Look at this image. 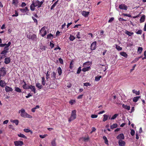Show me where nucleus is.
I'll use <instances>...</instances> for the list:
<instances>
[{"label": "nucleus", "instance_id": "f257e3e1", "mask_svg": "<svg viewBox=\"0 0 146 146\" xmlns=\"http://www.w3.org/2000/svg\"><path fill=\"white\" fill-rule=\"evenodd\" d=\"M19 113H20L21 116L24 118H31L32 117L31 116L27 114L25 111L24 109H21L19 111Z\"/></svg>", "mask_w": 146, "mask_h": 146}, {"label": "nucleus", "instance_id": "f03ea898", "mask_svg": "<svg viewBox=\"0 0 146 146\" xmlns=\"http://www.w3.org/2000/svg\"><path fill=\"white\" fill-rule=\"evenodd\" d=\"M76 111L75 110H74L72 111L71 115L70 117L68 119L69 122H71V121L74 120L76 118Z\"/></svg>", "mask_w": 146, "mask_h": 146}, {"label": "nucleus", "instance_id": "7ed1b4c3", "mask_svg": "<svg viewBox=\"0 0 146 146\" xmlns=\"http://www.w3.org/2000/svg\"><path fill=\"white\" fill-rule=\"evenodd\" d=\"M44 1L43 0L41 1H39L37 0L36 1H33V4H34L36 7L38 6V8L41 7V5L43 3Z\"/></svg>", "mask_w": 146, "mask_h": 146}, {"label": "nucleus", "instance_id": "20e7f679", "mask_svg": "<svg viewBox=\"0 0 146 146\" xmlns=\"http://www.w3.org/2000/svg\"><path fill=\"white\" fill-rule=\"evenodd\" d=\"M89 63V62H87L85 63H84L83 66L84 67L82 69V71L83 72H85L86 71H88L90 70L91 68L90 66H88L86 67V66Z\"/></svg>", "mask_w": 146, "mask_h": 146}, {"label": "nucleus", "instance_id": "39448f33", "mask_svg": "<svg viewBox=\"0 0 146 146\" xmlns=\"http://www.w3.org/2000/svg\"><path fill=\"white\" fill-rule=\"evenodd\" d=\"M6 74V68L3 67L0 69V76H4Z\"/></svg>", "mask_w": 146, "mask_h": 146}, {"label": "nucleus", "instance_id": "423d86ee", "mask_svg": "<svg viewBox=\"0 0 146 146\" xmlns=\"http://www.w3.org/2000/svg\"><path fill=\"white\" fill-rule=\"evenodd\" d=\"M14 143L15 146H21L24 144L23 142L21 141H15Z\"/></svg>", "mask_w": 146, "mask_h": 146}, {"label": "nucleus", "instance_id": "0eeeda50", "mask_svg": "<svg viewBox=\"0 0 146 146\" xmlns=\"http://www.w3.org/2000/svg\"><path fill=\"white\" fill-rule=\"evenodd\" d=\"M96 41L93 42L91 45V50H94L96 49Z\"/></svg>", "mask_w": 146, "mask_h": 146}, {"label": "nucleus", "instance_id": "6e6552de", "mask_svg": "<svg viewBox=\"0 0 146 146\" xmlns=\"http://www.w3.org/2000/svg\"><path fill=\"white\" fill-rule=\"evenodd\" d=\"M117 139L120 140H123L125 138V136L123 133H121L117 137Z\"/></svg>", "mask_w": 146, "mask_h": 146}, {"label": "nucleus", "instance_id": "1a4fd4ad", "mask_svg": "<svg viewBox=\"0 0 146 146\" xmlns=\"http://www.w3.org/2000/svg\"><path fill=\"white\" fill-rule=\"evenodd\" d=\"M119 7L120 9L125 10H127V7L124 4H121L119 5Z\"/></svg>", "mask_w": 146, "mask_h": 146}, {"label": "nucleus", "instance_id": "9d476101", "mask_svg": "<svg viewBox=\"0 0 146 146\" xmlns=\"http://www.w3.org/2000/svg\"><path fill=\"white\" fill-rule=\"evenodd\" d=\"M5 90L6 92H12L13 91V89L11 87L6 86L5 87Z\"/></svg>", "mask_w": 146, "mask_h": 146}, {"label": "nucleus", "instance_id": "9b49d317", "mask_svg": "<svg viewBox=\"0 0 146 146\" xmlns=\"http://www.w3.org/2000/svg\"><path fill=\"white\" fill-rule=\"evenodd\" d=\"M118 144L119 146H124L125 145V142L121 140H119Z\"/></svg>", "mask_w": 146, "mask_h": 146}, {"label": "nucleus", "instance_id": "f8f14e48", "mask_svg": "<svg viewBox=\"0 0 146 146\" xmlns=\"http://www.w3.org/2000/svg\"><path fill=\"white\" fill-rule=\"evenodd\" d=\"M23 82L24 83V84L23 85L22 87L24 89H29V86L26 83V82L24 81V80H23Z\"/></svg>", "mask_w": 146, "mask_h": 146}, {"label": "nucleus", "instance_id": "ddd939ff", "mask_svg": "<svg viewBox=\"0 0 146 146\" xmlns=\"http://www.w3.org/2000/svg\"><path fill=\"white\" fill-rule=\"evenodd\" d=\"M89 13L90 12H89L84 11H83L82 12V14L83 16H84L85 17H88Z\"/></svg>", "mask_w": 146, "mask_h": 146}, {"label": "nucleus", "instance_id": "4468645a", "mask_svg": "<svg viewBox=\"0 0 146 146\" xmlns=\"http://www.w3.org/2000/svg\"><path fill=\"white\" fill-rule=\"evenodd\" d=\"M11 44V42L10 41L7 44V45H6L5 46L4 48V50L8 52V51L9 50V48H8V47Z\"/></svg>", "mask_w": 146, "mask_h": 146}, {"label": "nucleus", "instance_id": "2eb2a0df", "mask_svg": "<svg viewBox=\"0 0 146 146\" xmlns=\"http://www.w3.org/2000/svg\"><path fill=\"white\" fill-rule=\"evenodd\" d=\"M11 62V60L10 57L6 58L5 59L4 63L6 64H9Z\"/></svg>", "mask_w": 146, "mask_h": 146}, {"label": "nucleus", "instance_id": "dca6fc26", "mask_svg": "<svg viewBox=\"0 0 146 146\" xmlns=\"http://www.w3.org/2000/svg\"><path fill=\"white\" fill-rule=\"evenodd\" d=\"M29 89H31L32 92H34V93H36L35 88V86L32 85H30L29 86Z\"/></svg>", "mask_w": 146, "mask_h": 146}, {"label": "nucleus", "instance_id": "f3484780", "mask_svg": "<svg viewBox=\"0 0 146 146\" xmlns=\"http://www.w3.org/2000/svg\"><path fill=\"white\" fill-rule=\"evenodd\" d=\"M19 10L23 13L27 12V11L29 10L27 7H26L24 9H20Z\"/></svg>", "mask_w": 146, "mask_h": 146}, {"label": "nucleus", "instance_id": "a211bd4d", "mask_svg": "<svg viewBox=\"0 0 146 146\" xmlns=\"http://www.w3.org/2000/svg\"><path fill=\"white\" fill-rule=\"evenodd\" d=\"M122 107L125 109H126L128 110H129L130 109V106L127 105H125L124 104H123L122 105Z\"/></svg>", "mask_w": 146, "mask_h": 146}, {"label": "nucleus", "instance_id": "6ab92c4d", "mask_svg": "<svg viewBox=\"0 0 146 146\" xmlns=\"http://www.w3.org/2000/svg\"><path fill=\"white\" fill-rule=\"evenodd\" d=\"M19 1L18 0H13L12 4L16 6H17Z\"/></svg>", "mask_w": 146, "mask_h": 146}, {"label": "nucleus", "instance_id": "aec40b11", "mask_svg": "<svg viewBox=\"0 0 146 146\" xmlns=\"http://www.w3.org/2000/svg\"><path fill=\"white\" fill-rule=\"evenodd\" d=\"M15 90L18 93H21L22 92L21 89L18 87H15Z\"/></svg>", "mask_w": 146, "mask_h": 146}, {"label": "nucleus", "instance_id": "412c9836", "mask_svg": "<svg viewBox=\"0 0 146 146\" xmlns=\"http://www.w3.org/2000/svg\"><path fill=\"white\" fill-rule=\"evenodd\" d=\"M6 84L5 82L2 80L0 81V86L2 87H3Z\"/></svg>", "mask_w": 146, "mask_h": 146}, {"label": "nucleus", "instance_id": "4be33fe9", "mask_svg": "<svg viewBox=\"0 0 146 146\" xmlns=\"http://www.w3.org/2000/svg\"><path fill=\"white\" fill-rule=\"evenodd\" d=\"M120 54L121 55L124 56L125 58H127V55L125 52H120Z\"/></svg>", "mask_w": 146, "mask_h": 146}, {"label": "nucleus", "instance_id": "5701e85b", "mask_svg": "<svg viewBox=\"0 0 146 146\" xmlns=\"http://www.w3.org/2000/svg\"><path fill=\"white\" fill-rule=\"evenodd\" d=\"M18 136L20 137L23 138H24L27 139V137L23 134L20 133L19 134H18Z\"/></svg>", "mask_w": 146, "mask_h": 146}, {"label": "nucleus", "instance_id": "b1692460", "mask_svg": "<svg viewBox=\"0 0 146 146\" xmlns=\"http://www.w3.org/2000/svg\"><path fill=\"white\" fill-rule=\"evenodd\" d=\"M35 7H36V6H35L34 4H33V3L32 2V4H31L30 6L31 10L32 11H34L35 9Z\"/></svg>", "mask_w": 146, "mask_h": 146}, {"label": "nucleus", "instance_id": "393cba45", "mask_svg": "<svg viewBox=\"0 0 146 146\" xmlns=\"http://www.w3.org/2000/svg\"><path fill=\"white\" fill-rule=\"evenodd\" d=\"M56 139H54L52 141L51 144L52 146H56Z\"/></svg>", "mask_w": 146, "mask_h": 146}, {"label": "nucleus", "instance_id": "a878e982", "mask_svg": "<svg viewBox=\"0 0 146 146\" xmlns=\"http://www.w3.org/2000/svg\"><path fill=\"white\" fill-rule=\"evenodd\" d=\"M57 71L59 75L60 76L62 73V70L60 67L57 68Z\"/></svg>", "mask_w": 146, "mask_h": 146}, {"label": "nucleus", "instance_id": "bb28decb", "mask_svg": "<svg viewBox=\"0 0 146 146\" xmlns=\"http://www.w3.org/2000/svg\"><path fill=\"white\" fill-rule=\"evenodd\" d=\"M140 98V96H137L134 97L133 99V101L134 102H137Z\"/></svg>", "mask_w": 146, "mask_h": 146}, {"label": "nucleus", "instance_id": "cd10ccee", "mask_svg": "<svg viewBox=\"0 0 146 146\" xmlns=\"http://www.w3.org/2000/svg\"><path fill=\"white\" fill-rule=\"evenodd\" d=\"M125 33L128 35L129 36H131L133 34V33H131L127 30H125Z\"/></svg>", "mask_w": 146, "mask_h": 146}, {"label": "nucleus", "instance_id": "c85d7f7f", "mask_svg": "<svg viewBox=\"0 0 146 146\" xmlns=\"http://www.w3.org/2000/svg\"><path fill=\"white\" fill-rule=\"evenodd\" d=\"M117 127V124L116 123H114L110 126L111 128L113 129L114 128H116Z\"/></svg>", "mask_w": 146, "mask_h": 146}, {"label": "nucleus", "instance_id": "c756f323", "mask_svg": "<svg viewBox=\"0 0 146 146\" xmlns=\"http://www.w3.org/2000/svg\"><path fill=\"white\" fill-rule=\"evenodd\" d=\"M103 116L104 118H103V120L104 121H105L108 119V116L106 114H104L103 115Z\"/></svg>", "mask_w": 146, "mask_h": 146}, {"label": "nucleus", "instance_id": "7c9ffc66", "mask_svg": "<svg viewBox=\"0 0 146 146\" xmlns=\"http://www.w3.org/2000/svg\"><path fill=\"white\" fill-rule=\"evenodd\" d=\"M58 0L57 1H56L55 3H54V4L51 6V9L52 10L56 6L57 4L58 3Z\"/></svg>", "mask_w": 146, "mask_h": 146}, {"label": "nucleus", "instance_id": "2f4dec72", "mask_svg": "<svg viewBox=\"0 0 146 146\" xmlns=\"http://www.w3.org/2000/svg\"><path fill=\"white\" fill-rule=\"evenodd\" d=\"M36 86L39 89H41L42 88V86L40 84L37 83L36 84Z\"/></svg>", "mask_w": 146, "mask_h": 146}, {"label": "nucleus", "instance_id": "473e14b6", "mask_svg": "<svg viewBox=\"0 0 146 146\" xmlns=\"http://www.w3.org/2000/svg\"><path fill=\"white\" fill-rule=\"evenodd\" d=\"M31 39L34 40L36 39V36L35 35L33 34L31 35Z\"/></svg>", "mask_w": 146, "mask_h": 146}, {"label": "nucleus", "instance_id": "72a5a7b5", "mask_svg": "<svg viewBox=\"0 0 146 146\" xmlns=\"http://www.w3.org/2000/svg\"><path fill=\"white\" fill-rule=\"evenodd\" d=\"M47 39H52L53 38V35L51 33L48 34L47 36Z\"/></svg>", "mask_w": 146, "mask_h": 146}, {"label": "nucleus", "instance_id": "f704fd0d", "mask_svg": "<svg viewBox=\"0 0 146 146\" xmlns=\"http://www.w3.org/2000/svg\"><path fill=\"white\" fill-rule=\"evenodd\" d=\"M145 17L144 15L141 17L140 21V23H142L145 21Z\"/></svg>", "mask_w": 146, "mask_h": 146}, {"label": "nucleus", "instance_id": "c9c22d12", "mask_svg": "<svg viewBox=\"0 0 146 146\" xmlns=\"http://www.w3.org/2000/svg\"><path fill=\"white\" fill-rule=\"evenodd\" d=\"M75 39V37L72 35H70V36L69 37V39L70 41H72Z\"/></svg>", "mask_w": 146, "mask_h": 146}, {"label": "nucleus", "instance_id": "e433bc0d", "mask_svg": "<svg viewBox=\"0 0 146 146\" xmlns=\"http://www.w3.org/2000/svg\"><path fill=\"white\" fill-rule=\"evenodd\" d=\"M56 73L54 72H53L51 74V77L53 78L54 79L56 78Z\"/></svg>", "mask_w": 146, "mask_h": 146}, {"label": "nucleus", "instance_id": "4c0bfd02", "mask_svg": "<svg viewBox=\"0 0 146 146\" xmlns=\"http://www.w3.org/2000/svg\"><path fill=\"white\" fill-rule=\"evenodd\" d=\"M132 92L133 93L135 94H136L137 95H139L140 94L139 91H137L135 90H132Z\"/></svg>", "mask_w": 146, "mask_h": 146}, {"label": "nucleus", "instance_id": "58836bf2", "mask_svg": "<svg viewBox=\"0 0 146 146\" xmlns=\"http://www.w3.org/2000/svg\"><path fill=\"white\" fill-rule=\"evenodd\" d=\"M102 77V76H97L95 77V80L96 81H99L100 79V78Z\"/></svg>", "mask_w": 146, "mask_h": 146}, {"label": "nucleus", "instance_id": "ea45409f", "mask_svg": "<svg viewBox=\"0 0 146 146\" xmlns=\"http://www.w3.org/2000/svg\"><path fill=\"white\" fill-rule=\"evenodd\" d=\"M118 115V114L117 113H116V114H115L111 117V119L112 120V119H115Z\"/></svg>", "mask_w": 146, "mask_h": 146}, {"label": "nucleus", "instance_id": "a19ab883", "mask_svg": "<svg viewBox=\"0 0 146 146\" xmlns=\"http://www.w3.org/2000/svg\"><path fill=\"white\" fill-rule=\"evenodd\" d=\"M45 84V79L44 77H43L42 78V84L44 86Z\"/></svg>", "mask_w": 146, "mask_h": 146}, {"label": "nucleus", "instance_id": "79ce46f5", "mask_svg": "<svg viewBox=\"0 0 146 146\" xmlns=\"http://www.w3.org/2000/svg\"><path fill=\"white\" fill-rule=\"evenodd\" d=\"M115 48L119 51L121 50H122L121 47L116 44L115 45Z\"/></svg>", "mask_w": 146, "mask_h": 146}, {"label": "nucleus", "instance_id": "37998d69", "mask_svg": "<svg viewBox=\"0 0 146 146\" xmlns=\"http://www.w3.org/2000/svg\"><path fill=\"white\" fill-rule=\"evenodd\" d=\"M24 131L26 133L31 132V133H32V132L30 129H24Z\"/></svg>", "mask_w": 146, "mask_h": 146}, {"label": "nucleus", "instance_id": "c03bdc74", "mask_svg": "<svg viewBox=\"0 0 146 146\" xmlns=\"http://www.w3.org/2000/svg\"><path fill=\"white\" fill-rule=\"evenodd\" d=\"M12 122L13 123H15L16 125H17L18 124L19 121L18 120L16 119L13 120Z\"/></svg>", "mask_w": 146, "mask_h": 146}, {"label": "nucleus", "instance_id": "a18cd8bd", "mask_svg": "<svg viewBox=\"0 0 146 146\" xmlns=\"http://www.w3.org/2000/svg\"><path fill=\"white\" fill-rule=\"evenodd\" d=\"M143 50V48L141 47H139L138 48L137 52H139V53H141Z\"/></svg>", "mask_w": 146, "mask_h": 146}, {"label": "nucleus", "instance_id": "49530a36", "mask_svg": "<svg viewBox=\"0 0 146 146\" xmlns=\"http://www.w3.org/2000/svg\"><path fill=\"white\" fill-rule=\"evenodd\" d=\"M81 67H79L78 68V70L77 72V74H79L81 72Z\"/></svg>", "mask_w": 146, "mask_h": 146}, {"label": "nucleus", "instance_id": "de8ad7c7", "mask_svg": "<svg viewBox=\"0 0 146 146\" xmlns=\"http://www.w3.org/2000/svg\"><path fill=\"white\" fill-rule=\"evenodd\" d=\"M32 18L34 21V22L36 23V25H37L38 23V21L37 20L33 17H32Z\"/></svg>", "mask_w": 146, "mask_h": 146}, {"label": "nucleus", "instance_id": "09e8293b", "mask_svg": "<svg viewBox=\"0 0 146 146\" xmlns=\"http://www.w3.org/2000/svg\"><path fill=\"white\" fill-rule=\"evenodd\" d=\"M46 48V47L44 46H42L40 47V49L42 50H45Z\"/></svg>", "mask_w": 146, "mask_h": 146}, {"label": "nucleus", "instance_id": "8fccbe9b", "mask_svg": "<svg viewBox=\"0 0 146 146\" xmlns=\"http://www.w3.org/2000/svg\"><path fill=\"white\" fill-rule=\"evenodd\" d=\"M7 52H7V51L4 50L1 52V54H3V55L5 56V55L6 54V53H7Z\"/></svg>", "mask_w": 146, "mask_h": 146}, {"label": "nucleus", "instance_id": "3c124183", "mask_svg": "<svg viewBox=\"0 0 146 146\" xmlns=\"http://www.w3.org/2000/svg\"><path fill=\"white\" fill-rule=\"evenodd\" d=\"M18 15V13L17 11L16 10L15 11V14L12 15V17H17Z\"/></svg>", "mask_w": 146, "mask_h": 146}, {"label": "nucleus", "instance_id": "603ef678", "mask_svg": "<svg viewBox=\"0 0 146 146\" xmlns=\"http://www.w3.org/2000/svg\"><path fill=\"white\" fill-rule=\"evenodd\" d=\"M135 133V132L134 130L133 129H131V131L130 132L132 136H133Z\"/></svg>", "mask_w": 146, "mask_h": 146}, {"label": "nucleus", "instance_id": "864d4df0", "mask_svg": "<svg viewBox=\"0 0 146 146\" xmlns=\"http://www.w3.org/2000/svg\"><path fill=\"white\" fill-rule=\"evenodd\" d=\"M84 86H90V84L88 82H86L84 83Z\"/></svg>", "mask_w": 146, "mask_h": 146}, {"label": "nucleus", "instance_id": "5fc2aeb1", "mask_svg": "<svg viewBox=\"0 0 146 146\" xmlns=\"http://www.w3.org/2000/svg\"><path fill=\"white\" fill-rule=\"evenodd\" d=\"M75 102V101L74 100H71L69 101V103L71 105H72Z\"/></svg>", "mask_w": 146, "mask_h": 146}, {"label": "nucleus", "instance_id": "6e6d98bb", "mask_svg": "<svg viewBox=\"0 0 146 146\" xmlns=\"http://www.w3.org/2000/svg\"><path fill=\"white\" fill-rule=\"evenodd\" d=\"M98 117V115H96L92 114L91 115V117L93 118H97Z\"/></svg>", "mask_w": 146, "mask_h": 146}, {"label": "nucleus", "instance_id": "4d7b16f0", "mask_svg": "<svg viewBox=\"0 0 146 146\" xmlns=\"http://www.w3.org/2000/svg\"><path fill=\"white\" fill-rule=\"evenodd\" d=\"M54 44L52 43L51 42H50V46L51 48H53L54 47Z\"/></svg>", "mask_w": 146, "mask_h": 146}, {"label": "nucleus", "instance_id": "13d9d810", "mask_svg": "<svg viewBox=\"0 0 146 146\" xmlns=\"http://www.w3.org/2000/svg\"><path fill=\"white\" fill-rule=\"evenodd\" d=\"M58 60H59L60 63L61 64H63V60L61 58H59L58 59Z\"/></svg>", "mask_w": 146, "mask_h": 146}, {"label": "nucleus", "instance_id": "bf43d9fd", "mask_svg": "<svg viewBox=\"0 0 146 146\" xmlns=\"http://www.w3.org/2000/svg\"><path fill=\"white\" fill-rule=\"evenodd\" d=\"M114 18L113 17H111L108 21V22L109 23H111V22H112L114 20Z\"/></svg>", "mask_w": 146, "mask_h": 146}, {"label": "nucleus", "instance_id": "052dcab7", "mask_svg": "<svg viewBox=\"0 0 146 146\" xmlns=\"http://www.w3.org/2000/svg\"><path fill=\"white\" fill-rule=\"evenodd\" d=\"M82 139H83V140L84 141H88L89 139V137H83L82 138Z\"/></svg>", "mask_w": 146, "mask_h": 146}, {"label": "nucleus", "instance_id": "680f3d73", "mask_svg": "<svg viewBox=\"0 0 146 146\" xmlns=\"http://www.w3.org/2000/svg\"><path fill=\"white\" fill-rule=\"evenodd\" d=\"M142 32V31L141 30H139L136 33L137 34H141Z\"/></svg>", "mask_w": 146, "mask_h": 146}, {"label": "nucleus", "instance_id": "e2e57ef3", "mask_svg": "<svg viewBox=\"0 0 146 146\" xmlns=\"http://www.w3.org/2000/svg\"><path fill=\"white\" fill-rule=\"evenodd\" d=\"M49 74H48V71L46 73V80H48V79L49 78Z\"/></svg>", "mask_w": 146, "mask_h": 146}, {"label": "nucleus", "instance_id": "0e129e2a", "mask_svg": "<svg viewBox=\"0 0 146 146\" xmlns=\"http://www.w3.org/2000/svg\"><path fill=\"white\" fill-rule=\"evenodd\" d=\"M47 34V32L46 31V30H45L44 31V33L43 34H42V35H41V36H42V37H44V36L45 35H46Z\"/></svg>", "mask_w": 146, "mask_h": 146}, {"label": "nucleus", "instance_id": "69168bd1", "mask_svg": "<svg viewBox=\"0 0 146 146\" xmlns=\"http://www.w3.org/2000/svg\"><path fill=\"white\" fill-rule=\"evenodd\" d=\"M46 27H43L40 29V32L41 33V31H44L45 30V29H46Z\"/></svg>", "mask_w": 146, "mask_h": 146}, {"label": "nucleus", "instance_id": "338daca9", "mask_svg": "<svg viewBox=\"0 0 146 146\" xmlns=\"http://www.w3.org/2000/svg\"><path fill=\"white\" fill-rule=\"evenodd\" d=\"M76 36L78 38H80V33L79 32H78Z\"/></svg>", "mask_w": 146, "mask_h": 146}, {"label": "nucleus", "instance_id": "774afa93", "mask_svg": "<svg viewBox=\"0 0 146 146\" xmlns=\"http://www.w3.org/2000/svg\"><path fill=\"white\" fill-rule=\"evenodd\" d=\"M92 131L90 132V133H92L93 132L95 131L96 129L94 127H92Z\"/></svg>", "mask_w": 146, "mask_h": 146}]
</instances>
